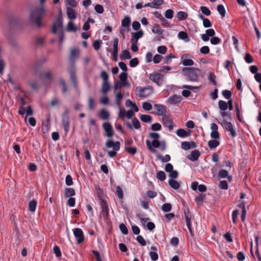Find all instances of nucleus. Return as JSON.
<instances>
[{
    "instance_id": "nucleus-1",
    "label": "nucleus",
    "mask_w": 261,
    "mask_h": 261,
    "mask_svg": "<svg viewBox=\"0 0 261 261\" xmlns=\"http://www.w3.org/2000/svg\"><path fill=\"white\" fill-rule=\"evenodd\" d=\"M45 12V9L42 7H37L31 10L30 14L31 22L35 23L40 28L42 25L41 19Z\"/></svg>"
},
{
    "instance_id": "nucleus-2",
    "label": "nucleus",
    "mask_w": 261,
    "mask_h": 261,
    "mask_svg": "<svg viewBox=\"0 0 261 261\" xmlns=\"http://www.w3.org/2000/svg\"><path fill=\"white\" fill-rule=\"evenodd\" d=\"M183 74L188 80L191 82H198V76L201 74V70L195 67H184L182 69Z\"/></svg>"
},
{
    "instance_id": "nucleus-3",
    "label": "nucleus",
    "mask_w": 261,
    "mask_h": 261,
    "mask_svg": "<svg viewBox=\"0 0 261 261\" xmlns=\"http://www.w3.org/2000/svg\"><path fill=\"white\" fill-rule=\"evenodd\" d=\"M58 28L60 30L59 33V43L62 44L64 39V34L63 31V18L61 14L56 18L53 23L51 31L52 33L54 34H56Z\"/></svg>"
},
{
    "instance_id": "nucleus-4",
    "label": "nucleus",
    "mask_w": 261,
    "mask_h": 261,
    "mask_svg": "<svg viewBox=\"0 0 261 261\" xmlns=\"http://www.w3.org/2000/svg\"><path fill=\"white\" fill-rule=\"evenodd\" d=\"M106 146L108 148H113L114 150L107 151L109 156L110 158H114L117 154V151L120 148V143L119 141L114 142L112 140H108L106 142Z\"/></svg>"
},
{
    "instance_id": "nucleus-5",
    "label": "nucleus",
    "mask_w": 261,
    "mask_h": 261,
    "mask_svg": "<svg viewBox=\"0 0 261 261\" xmlns=\"http://www.w3.org/2000/svg\"><path fill=\"white\" fill-rule=\"evenodd\" d=\"M136 94L140 98H146L151 95L153 91V88L151 86L145 87L141 86L137 87L135 90Z\"/></svg>"
},
{
    "instance_id": "nucleus-6",
    "label": "nucleus",
    "mask_w": 261,
    "mask_h": 261,
    "mask_svg": "<svg viewBox=\"0 0 261 261\" xmlns=\"http://www.w3.org/2000/svg\"><path fill=\"white\" fill-rule=\"evenodd\" d=\"M69 110L66 109L62 115V122L64 127V130L67 133L69 130V120L68 116Z\"/></svg>"
},
{
    "instance_id": "nucleus-7",
    "label": "nucleus",
    "mask_w": 261,
    "mask_h": 261,
    "mask_svg": "<svg viewBox=\"0 0 261 261\" xmlns=\"http://www.w3.org/2000/svg\"><path fill=\"white\" fill-rule=\"evenodd\" d=\"M149 78L159 86H161L164 82V75L159 73H151L149 75Z\"/></svg>"
},
{
    "instance_id": "nucleus-8",
    "label": "nucleus",
    "mask_w": 261,
    "mask_h": 261,
    "mask_svg": "<svg viewBox=\"0 0 261 261\" xmlns=\"http://www.w3.org/2000/svg\"><path fill=\"white\" fill-rule=\"evenodd\" d=\"M99 201L103 218L105 220H107L109 216V207L107 203L103 199H101Z\"/></svg>"
},
{
    "instance_id": "nucleus-9",
    "label": "nucleus",
    "mask_w": 261,
    "mask_h": 261,
    "mask_svg": "<svg viewBox=\"0 0 261 261\" xmlns=\"http://www.w3.org/2000/svg\"><path fill=\"white\" fill-rule=\"evenodd\" d=\"M102 127L105 132V136L108 138H111L113 136L114 132L113 130V127L110 122H106L103 123Z\"/></svg>"
},
{
    "instance_id": "nucleus-10",
    "label": "nucleus",
    "mask_w": 261,
    "mask_h": 261,
    "mask_svg": "<svg viewBox=\"0 0 261 261\" xmlns=\"http://www.w3.org/2000/svg\"><path fill=\"white\" fill-rule=\"evenodd\" d=\"M221 125L227 131L230 132L231 135L232 137H235L237 136V134L235 129L233 128V125L230 122H228L226 120L223 119Z\"/></svg>"
},
{
    "instance_id": "nucleus-11",
    "label": "nucleus",
    "mask_w": 261,
    "mask_h": 261,
    "mask_svg": "<svg viewBox=\"0 0 261 261\" xmlns=\"http://www.w3.org/2000/svg\"><path fill=\"white\" fill-rule=\"evenodd\" d=\"M73 234L76 238V242L78 244H81L84 241L85 237L82 230L79 228H74L73 230Z\"/></svg>"
},
{
    "instance_id": "nucleus-12",
    "label": "nucleus",
    "mask_w": 261,
    "mask_h": 261,
    "mask_svg": "<svg viewBox=\"0 0 261 261\" xmlns=\"http://www.w3.org/2000/svg\"><path fill=\"white\" fill-rule=\"evenodd\" d=\"M118 42L119 39L117 38H115L113 40V50L112 52L113 60L116 62L118 60Z\"/></svg>"
},
{
    "instance_id": "nucleus-13",
    "label": "nucleus",
    "mask_w": 261,
    "mask_h": 261,
    "mask_svg": "<svg viewBox=\"0 0 261 261\" xmlns=\"http://www.w3.org/2000/svg\"><path fill=\"white\" fill-rule=\"evenodd\" d=\"M163 124L165 127L169 128L170 130H172L173 128V122L171 118L169 117L164 115L163 117Z\"/></svg>"
},
{
    "instance_id": "nucleus-14",
    "label": "nucleus",
    "mask_w": 261,
    "mask_h": 261,
    "mask_svg": "<svg viewBox=\"0 0 261 261\" xmlns=\"http://www.w3.org/2000/svg\"><path fill=\"white\" fill-rule=\"evenodd\" d=\"M182 100V97L180 95L174 94L169 97L167 100V102L172 105L179 103Z\"/></svg>"
},
{
    "instance_id": "nucleus-15",
    "label": "nucleus",
    "mask_w": 261,
    "mask_h": 261,
    "mask_svg": "<svg viewBox=\"0 0 261 261\" xmlns=\"http://www.w3.org/2000/svg\"><path fill=\"white\" fill-rule=\"evenodd\" d=\"M200 155V153L199 151L195 149L194 150H193L191 152V154L188 155L187 156V158L188 160H189L192 162H194V161H197Z\"/></svg>"
},
{
    "instance_id": "nucleus-16",
    "label": "nucleus",
    "mask_w": 261,
    "mask_h": 261,
    "mask_svg": "<svg viewBox=\"0 0 261 261\" xmlns=\"http://www.w3.org/2000/svg\"><path fill=\"white\" fill-rule=\"evenodd\" d=\"M143 34L144 33L142 30H139L137 32L132 33V37L130 41L138 43V39L142 37Z\"/></svg>"
},
{
    "instance_id": "nucleus-17",
    "label": "nucleus",
    "mask_w": 261,
    "mask_h": 261,
    "mask_svg": "<svg viewBox=\"0 0 261 261\" xmlns=\"http://www.w3.org/2000/svg\"><path fill=\"white\" fill-rule=\"evenodd\" d=\"M219 178H227L228 180L230 182L232 180V176L228 174V172L224 169H220L218 174Z\"/></svg>"
},
{
    "instance_id": "nucleus-18",
    "label": "nucleus",
    "mask_w": 261,
    "mask_h": 261,
    "mask_svg": "<svg viewBox=\"0 0 261 261\" xmlns=\"http://www.w3.org/2000/svg\"><path fill=\"white\" fill-rule=\"evenodd\" d=\"M79 54V50L77 48H72L70 50L69 62L70 63H73Z\"/></svg>"
},
{
    "instance_id": "nucleus-19",
    "label": "nucleus",
    "mask_w": 261,
    "mask_h": 261,
    "mask_svg": "<svg viewBox=\"0 0 261 261\" xmlns=\"http://www.w3.org/2000/svg\"><path fill=\"white\" fill-rule=\"evenodd\" d=\"M70 76L72 84L75 88L77 87V82L76 79L75 71L74 69L70 70Z\"/></svg>"
},
{
    "instance_id": "nucleus-20",
    "label": "nucleus",
    "mask_w": 261,
    "mask_h": 261,
    "mask_svg": "<svg viewBox=\"0 0 261 261\" xmlns=\"http://www.w3.org/2000/svg\"><path fill=\"white\" fill-rule=\"evenodd\" d=\"M188 57L189 55L188 54H184L181 57V62L184 66H191L194 64L193 61L188 59Z\"/></svg>"
},
{
    "instance_id": "nucleus-21",
    "label": "nucleus",
    "mask_w": 261,
    "mask_h": 261,
    "mask_svg": "<svg viewBox=\"0 0 261 261\" xmlns=\"http://www.w3.org/2000/svg\"><path fill=\"white\" fill-rule=\"evenodd\" d=\"M154 109L157 111V114L160 116H163L166 113L165 107L159 104L154 105Z\"/></svg>"
},
{
    "instance_id": "nucleus-22",
    "label": "nucleus",
    "mask_w": 261,
    "mask_h": 261,
    "mask_svg": "<svg viewBox=\"0 0 261 261\" xmlns=\"http://www.w3.org/2000/svg\"><path fill=\"white\" fill-rule=\"evenodd\" d=\"M176 134L181 138L187 137L191 135V130L190 129L186 130L182 128H179L176 130Z\"/></svg>"
},
{
    "instance_id": "nucleus-23",
    "label": "nucleus",
    "mask_w": 261,
    "mask_h": 261,
    "mask_svg": "<svg viewBox=\"0 0 261 261\" xmlns=\"http://www.w3.org/2000/svg\"><path fill=\"white\" fill-rule=\"evenodd\" d=\"M127 76L128 74L125 72H121L119 75V78L122 82V85L123 86L129 85V84L127 81Z\"/></svg>"
},
{
    "instance_id": "nucleus-24",
    "label": "nucleus",
    "mask_w": 261,
    "mask_h": 261,
    "mask_svg": "<svg viewBox=\"0 0 261 261\" xmlns=\"http://www.w3.org/2000/svg\"><path fill=\"white\" fill-rule=\"evenodd\" d=\"M131 23V20L129 16H126L124 17V18L121 21V25L124 28H127V31H130V25Z\"/></svg>"
},
{
    "instance_id": "nucleus-25",
    "label": "nucleus",
    "mask_w": 261,
    "mask_h": 261,
    "mask_svg": "<svg viewBox=\"0 0 261 261\" xmlns=\"http://www.w3.org/2000/svg\"><path fill=\"white\" fill-rule=\"evenodd\" d=\"M66 13L69 19L73 20L76 18V12L73 9L70 7H67Z\"/></svg>"
},
{
    "instance_id": "nucleus-26",
    "label": "nucleus",
    "mask_w": 261,
    "mask_h": 261,
    "mask_svg": "<svg viewBox=\"0 0 261 261\" xmlns=\"http://www.w3.org/2000/svg\"><path fill=\"white\" fill-rule=\"evenodd\" d=\"M185 217L186 219V225L187 227L192 226L191 223V219L192 218V215L189 208L185 211Z\"/></svg>"
},
{
    "instance_id": "nucleus-27",
    "label": "nucleus",
    "mask_w": 261,
    "mask_h": 261,
    "mask_svg": "<svg viewBox=\"0 0 261 261\" xmlns=\"http://www.w3.org/2000/svg\"><path fill=\"white\" fill-rule=\"evenodd\" d=\"M110 89V86L109 82H103L102 83V87L101 92L103 94H107Z\"/></svg>"
},
{
    "instance_id": "nucleus-28",
    "label": "nucleus",
    "mask_w": 261,
    "mask_h": 261,
    "mask_svg": "<svg viewBox=\"0 0 261 261\" xmlns=\"http://www.w3.org/2000/svg\"><path fill=\"white\" fill-rule=\"evenodd\" d=\"M120 57L121 60H125L130 59L132 56L129 51L127 49H125L122 51V53L120 54Z\"/></svg>"
},
{
    "instance_id": "nucleus-29",
    "label": "nucleus",
    "mask_w": 261,
    "mask_h": 261,
    "mask_svg": "<svg viewBox=\"0 0 261 261\" xmlns=\"http://www.w3.org/2000/svg\"><path fill=\"white\" fill-rule=\"evenodd\" d=\"M50 118L49 117L47 118L46 122H43L42 126V132L44 134L47 133L50 127Z\"/></svg>"
},
{
    "instance_id": "nucleus-30",
    "label": "nucleus",
    "mask_w": 261,
    "mask_h": 261,
    "mask_svg": "<svg viewBox=\"0 0 261 261\" xmlns=\"http://www.w3.org/2000/svg\"><path fill=\"white\" fill-rule=\"evenodd\" d=\"M199 17L203 20V25L204 28H209L212 26V23L210 20L205 18L202 14H199Z\"/></svg>"
},
{
    "instance_id": "nucleus-31",
    "label": "nucleus",
    "mask_w": 261,
    "mask_h": 261,
    "mask_svg": "<svg viewBox=\"0 0 261 261\" xmlns=\"http://www.w3.org/2000/svg\"><path fill=\"white\" fill-rule=\"evenodd\" d=\"M125 106L127 107H131L132 108L134 111L137 112L139 111V108L135 103L133 102L130 99H127L125 102Z\"/></svg>"
},
{
    "instance_id": "nucleus-32",
    "label": "nucleus",
    "mask_w": 261,
    "mask_h": 261,
    "mask_svg": "<svg viewBox=\"0 0 261 261\" xmlns=\"http://www.w3.org/2000/svg\"><path fill=\"white\" fill-rule=\"evenodd\" d=\"M75 194L74 190L73 188H66L64 191V196L65 197H70Z\"/></svg>"
},
{
    "instance_id": "nucleus-33",
    "label": "nucleus",
    "mask_w": 261,
    "mask_h": 261,
    "mask_svg": "<svg viewBox=\"0 0 261 261\" xmlns=\"http://www.w3.org/2000/svg\"><path fill=\"white\" fill-rule=\"evenodd\" d=\"M99 116L102 120H107L109 119L110 114L105 109H101L99 112Z\"/></svg>"
},
{
    "instance_id": "nucleus-34",
    "label": "nucleus",
    "mask_w": 261,
    "mask_h": 261,
    "mask_svg": "<svg viewBox=\"0 0 261 261\" xmlns=\"http://www.w3.org/2000/svg\"><path fill=\"white\" fill-rule=\"evenodd\" d=\"M152 32L153 33L157 34L159 35H161L163 33V30L160 28L159 24L158 23L154 24V26L152 29Z\"/></svg>"
},
{
    "instance_id": "nucleus-35",
    "label": "nucleus",
    "mask_w": 261,
    "mask_h": 261,
    "mask_svg": "<svg viewBox=\"0 0 261 261\" xmlns=\"http://www.w3.org/2000/svg\"><path fill=\"white\" fill-rule=\"evenodd\" d=\"M208 146L211 149H214L218 146L220 144L219 141L216 140V139H213L210 140L208 142Z\"/></svg>"
},
{
    "instance_id": "nucleus-36",
    "label": "nucleus",
    "mask_w": 261,
    "mask_h": 261,
    "mask_svg": "<svg viewBox=\"0 0 261 261\" xmlns=\"http://www.w3.org/2000/svg\"><path fill=\"white\" fill-rule=\"evenodd\" d=\"M168 183L169 186L174 190H177L180 187V183L174 179H170Z\"/></svg>"
},
{
    "instance_id": "nucleus-37",
    "label": "nucleus",
    "mask_w": 261,
    "mask_h": 261,
    "mask_svg": "<svg viewBox=\"0 0 261 261\" xmlns=\"http://www.w3.org/2000/svg\"><path fill=\"white\" fill-rule=\"evenodd\" d=\"M178 37L179 39L184 40L186 42H189L190 38L188 37V34L184 31H180L178 33Z\"/></svg>"
},
{
    "instance_id": "nucleus-38",
    "label": "nucleus",
    "mask_w": 261,
    "mask_h": 261,
    "mask_svg": "<svg viewBox=\"0 0 261 261\" xmlns=\"http://www.w3.org/2000/svg\"><path fill=\"white\" fill-rule=\"evenodd\" d=\"M218 107L220 110L224 111L228 109V105L225 101L220 100L218 102Z\"/></svg>"
},
{
    "instance_id": "nucleus-39",
    "label": "nucleus",
    "mask_w": 261,
    "mask_h": 261,
    "mask_svg": "<svg viewBox=\"0 0 261 261\" xmlns=\"http://www.w3.org/2000/svg\"><path fill=\"white\" fill-rule=\"evenodd\" d=\"M37 205V201L36 200L33 199L29 202V209L32 212H34Z\"/></svg>"
},
{
    "instance_id": "nucleus-40",
    "label": "nucleus",
    "mask_w": 261,
    "mask_h": 261,
    "mask_svg": "<svg viewBox=\"0 0 261 261\" xmlns=\"http://www.w3.org/2000/svg\"><path fill=\"white\" fill-rule=\"evenodd\" d=\"M140 119L144 122L148 123L152 120V117L149 115L143 114L140 115Z\"/></svg>"
},
{
    "instance_id": "nucleus-41",
    "label": "nucleus",
    "mask_w": 261,
    "mask_h": 261,
    "mask_svg": "<svg viewBox=\"0 0 261 261\" xmlns=\"http://www.w3.org/2000/svg\"><path fill=\"white\" fill-rule=\"evenodd\" d=\"M156 158L164 163L168 162L171 159V157L169 154H166L165 156H163L161 154H156Z\"/></svg>"
},
{
    "instance_id": "nucleus-42",
    "label": "nucleus",
    "mask_w": 261,
    "mask_h": 261,
    "mask_svg": "<svg viewBox=\"0 0 261 261\" xmlns=\"http://www.w3.org/2000/svg\"><path fill=\"white\" fill-rule=\"evenodd\" d=\"M95 189L96 190L97 197L99 200L103 199L102 195H103V190L100 188L99 185H95Z\"/></svg>"
},
{
    "instance_id": "nucleus-43",
    "label": "nucleus",
    "mask_w": 261,
    "mask_h": 261,
    "mask_svg": "<svg viewBox=\"0 0 261 261\" xmlns=\"http://www.w3.org/2000/svg\"><path fill=\"white\" fill-rule=\"evenodd\" d=\"M188 14L184 11H179L177 13V17L179 20H183L187 18Z\"/></svg>"
},
{
    "instance_id": "nucleus-44",
    "label": "nucleus",
    "mask_w": 261,
    "mask_h": 261,
    "mask_svg": "<svg viewBox=\"0 0 261 261\" xmlns=\"http://www.w3.org/2000/svg\"><path fill=\"white\" fill-rule=\"evenodd\" d=\"M217 9L222 17H224L225 16V9L224 8V7L222 5H218L217 6Z\"/></svg>"
},
{
    "instance_id": "nucleus-45",
    "label": "nucleus",
    "mask_w": 261,
    "mask_h": 261,
    "mask_svg": "<svg viewBox=\"0 0 261 261\" xmlns=\"http://www.w3.org/2000/svg\"><path fill=\"white\" fill-rule=\"evenodd\" d=\"M67 30L69 32H76L77 30V28L74 26L72 21H69L67 24Z\"/></svg>"
},
{
    "instance_id": "nucleus-46",
    "label": "nucleus",
    "mask_w": 261,
    "mask_h": 261,
    "mask_svg": "<svg viewBox=\"0 0 261 261\" xmlns=\"http://www.w3.org/2000/svg\"><path fill=\"white\" fill-rule=\"evenodd\" d=\"M132 123L135 129H140L141 127V124L136 117H133L132 119Z\"/></svg>"
},
{
    "instance_id": "nucleus-47",
    "label": "nucleus",
    "mask_w": 261,
    "mask_h": 261,
    "mask_svg": "<svg viewBox=\"0 0 261 261\" xmlns=\"http://www.w3.org/2000/svg\"><path fill=\"white\" fill-rule=\"evenodd\" d=\"M125 150L131 155H134L137 153V149L136 147H126Z\"/></svg>"
},
{
    "instance_id": "nucleus-48",
    "label": "nucleus",
    "mask_w": 261,
    "mask_h": 261,
    "mask_svg": "<svg viewBox=\"0 0 261 261\" xmlns=\"http://www.w3.org/2000/svg\"><path fill=\"white\" fill-rule=\"evenodd\" d=\"M166 177V174L163 171H160L156 173V178L161 181L165 180Z\"/></svg>"
},
{
    "instance_id": "nucleus-49",
    "label": "nucleus",
    "mask_w": 261,
    "mask_h": 261,
    "mask_svg": "<svg viewBox=\"0 0 261 261\" xmlns=\"http://www.w3.org/2000/svg\"><path fill=\"white\" fill-rule=\"evenodd\" d=\"M222 95L226 99L229 100L231 99L232 93L230 91L225 90L222 91Z\"/></svg>"
},
{
    "instance_id": "nucleus-50",
    "label": "nucleus",
    "mask_w": 261,
    "mask_h": 261,
    "mask_svg": "<svg viewBox=\"0 0 261 261\" xmlns=\"http://www.w3.org/2000/svg\"><path fill=\"white\" fill-rule=\"evenodd\" d=\"M172 205L170 203H166L164 204L162 206V210L163 212H168L171 210Z\"/></svg>"
},
{
    "instance_id": "nucleus-51",
    "label": "nucleus",
    "mask_w": 261,
    "mask_h": 261,
    "mask_svg": "<svg viewBox=\"0 0 261 261\" xmlns=\"http://www.w3.org/2000/svg\"><path fill=\"white\" fill-rule=\"evenodd\" d=\"M116 194L117 195L119 199H122L123 198V193L121 187L119 186L116 187Z\"/></svg>"
},
{
    "instance_id": "nucleus-52",
    "label": "nucleus",
    "mask_w": 261,
    "mask_h": 261,
    "mask_svg": "<svg viewBox=\"0 0 261 261\" xmlns=\"http://www.w3.org/2000/svg\"><path fill=\"white\" fill-rule=\"evenodd\" d=\"M216 75H215L214 73L213 72H210L209 73V75H208V80L211 81L213 85H214L215 86H217V82L216 81Z\"/></svg>"
},
{
    "instance_id": "nucleus-53",
    "label": "nucleus",
    "mask_w": 261,
    "mask_h": 261,
    "mask_svg": "<svg viewBox=\"0 0 261 261\" xmlns=\"http://www.w3.org/2000/svg\"><path fill=\"white\" fill-rule=\"evenodd\" d=\"M101 44H102V41L101 40H96L94 41V42L93 43V48L96 50H98L100 49Z\"/></svg>"
},
{
    "instance_id": "nucleus-54",
    "label": "nucleus",
    "mask_w": 261,
    "mask_h": 261,
    "mask_svg": "<svg viewBox=\"0 0 261 261\" xmlns=\"http://www.w3.org/2000/svg\"><path fill=\"white\" fill-rule=\"evenodd\" d=\"M53 251L57 257H60L61 256V255H62L61 251L60 248L58 246L55 245L54 247Z\"/></svg>"
},
{
    "instance_id": "nucleus-55",
    "label": "nucleus",
    "mask_w": 261,
    "mask_h": 261,
    "mask_svg": "<svg viewBox=\"0 0 261 261\" xmlns=\"http://www.w3.org/2000/svg\"><path fill=\"white\" fill-rule=\"evenodd\" d=\"M200 9L202 13L205 15L209 16L211 15V11L206 7L201 6L200 7Z\"/></svg>"
},
{
    "instance_id": "nucleus-56",
    "label": "nucleus",
    "mask_w": 261,
    "mask_h": 261,
    "mask_svg": "<svg viewBox=\"0 0 261 261\" xmlns=\"http://www.w3.org/2000/svg\"><path fill=\"white\" fill-rule=\"evenodd\" d=\"M164 0H153L152 4L153 5V8H158V7L164 4Z\"/></svg>"
},
{
    "instance_id": "nucleus-57",
    "label": "nucleus",
    "mask_w": 261,
    "mask_h": 261,
    "mask_svg": "<svg viewBox=\"0 0 261 261\" xmlns=\"http://www.w3.org/2000/svg\"><path fill=\"white\" fill-rule=\"evenodd\" d=\"M139 64V61L137 58L131 59L129 61V66L131 67H135Z\"/></svg>"
},
{
    "instance_id": "nucleus-58",
    "label": "nucleus",
    "mask_w": 261,
    "mask_h": 261,
    "mask_svg": "<svg viewBox=\"0 0 261 261\" xmlns=\"http://www.w3.org/2000/svg\"><path fill=\"white\" fill-rule=\"evenodd\" d=\"M181 147L185 150H188L191 149L190 143L187 141L183 142L181 144Z\"/></svg>"
},
{
    "instance_id": "nucleus-59",
    "label": "nucleus",
    "mask_w": 261,
    "mask_h": 261,
    "mask_svg": "<svg viewBox=\"0 0 261 261\" xmlns=\"http://www.w3.org/2000/svg\"><path fill=\"white\" fill-rule=\"evenodd\" d=\"M142 108L145 111H150L151 110L152 107L150 103L148 102H144L142 105Z\"/></svg>"
},
{
    "instance_id": "nucleus-60",
    "label": "nucleus",
    "mask_w": 261,
    "mask_h": 261,
    "mask_svg": "<svg viewBox=\"0 0 261 261\" xmlns=\"http://www.w3.org/2000/svg\"><path fill=\"white\" fill-rule=\"evenodd\" d=\"M205 194H200L195 198V202L198 204L199 202H202L205 198Z\"/></svg>"
},
{
    "instance_id": "nucleus-61",
    "label": "nucleus",
    "mask_w": 261,
    "mask_h": 261,
    "mask_svg": "<svg viewBox=\"0 0 261 261\" xmlns=\"http://www.w3.org/2000/svg\"><path fill=\"white\" fill-rule=\"evenodd\" d=\"M162 126L159 123H155L151 126V129L153 131L160 130Z\"/></svg>"
},
{
    "instance_id": "nucleus-62",
    "label": "nucleus",
    "mask_w": 261,
    "mask_h": 261,
    "mask_svg": "<svg viewBox=\"0 0 261 261\" xmlns=\"http://www.w3.org/2000/svg\"><path fill=\"white\" fill-rule=\"evenodd\" d=\"M219 187L222 189L227 190L228 189V186L226 181L221 180L219 182Z\"/></svg>"
},
{
    "instance_id": "nucleus-63",
    "label": "nucleus",
    "mask_w": 261,
    "mask_h": 261,
    "mask_svg": "<svg viewBox=\"0 0 261 261\" xmlns=\"http://www.w3.org/2000/svg\"><path fill=\"white\" fill-rule=\"evenodd\" d=\"M119 228H120L121 232L123 234H128V229H127V227H126V226L124 225V224L121 223L119 225Z\"/></svg>"
},
{
    "instance_id": "nucleus-64",
    "label": "nucleus",
    "mask_w": 261,
    "mask_h": 261,
    "mask_svg": "<svg viewBox=\"0 0 261 261\" xmlns=\"http://www.w3.org/2000/svg\"><path fill=\"white\" fill-rule=\"evenodd\" d=\"M136 240L137 242L142 246H144L146 245V243L142 236H138Z\"/></svg>"
}]
</instances>
